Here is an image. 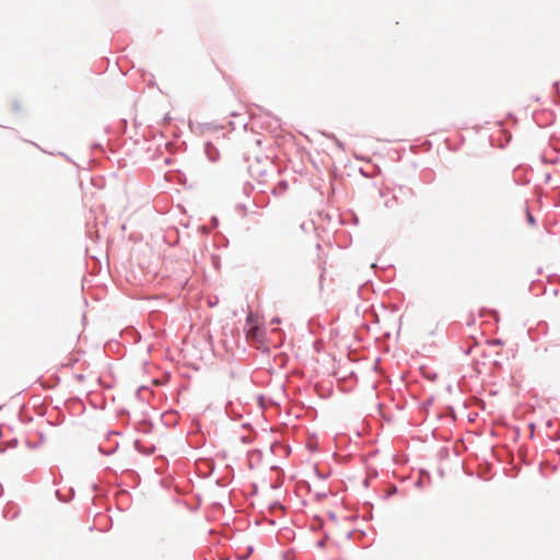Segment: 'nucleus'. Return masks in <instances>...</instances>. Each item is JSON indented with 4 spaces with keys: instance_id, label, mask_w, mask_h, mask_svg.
Returning <instances> with one entry per match:
<instances>
[{
    "instance_id": "obj_2",
    "label": "nucleus",
    "mask_w": 560,
    "mask_h": 560,
    "mask_svg": "<svg viewBox=\"0 0 560 560\" xmlns=\"http://www.w3.org/2000/svg\"><path fill=\"white\" fill-rule=\"evenodd\" d=\"M257 330H258L257 327H252V328H249L248 335L256 336Z\"/></svg>"
},
{
    "instance_id": "obj_1",
    "label": "nucleus",
    "mask_w": 560,
    "mask_h": 560,
    "mask_svg": "<svg viewBox=\"0 0 560 560\" xmlns=\"http://www.w3.org/2000/svg\"><path fill=\"white\" fill-rule=\"evenodd\" d=\"M526 215H527V220L530 224L534 223V217L532 215V213L526 209Z\"/></svg>"
}]
</instances>
